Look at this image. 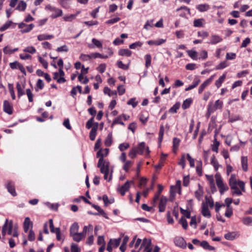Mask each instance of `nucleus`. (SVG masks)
I'll list each match as a JSON object with an SVG mask.
<instances>
[{
	"label": "nucleus",
	"instance_id": "1",
	"mask_svg": "<svg viewBox=\"0 0 252 252\" xmlns=\"http://www.w3.org/2000/svg\"><path fill=\"white\" fill-rule=\"evenodd\" d=\"M229 185L232 191L233 195L238 196L242 194V191L245 192V184L243 181L237 179L236 175L231 174L229 179Z\"/></svg>",
	"mask_w": 252,
	"mask_h": 252
},
{
	"label": "nucleus",
	"instance_id": "2",
	"mask_svg": "<svg viewBox=\"0 0 252 252\" xmlns=\"http://www.w3.org/2000/svg\"><path fill=\"white\" fill-rule=\"evenodd\" d=\"M96 157L99 158L97 163V167L100 168V172H104L105 171H109V162L104 160V155L102 154L101 150H99L97 152Z\"/></svg>",
	"mask_w": 252,
	"mask_h": 252
},
{
	"label": "nucleus",
	"instance_id": "3",
	"mask_svg": "<svg viewBox=\"0 0 252 252\" xmlns=\"http://www.w3.org/2000/svg\"><path fill=\"white\" fill-rule=\"evenodd\" d=\"M215 179L220 193L223 194L225 191L228 190V187L223 183V180L219 173L215 175Z\"/></svg>",
	"mask_w": 252,
	"mask_h": 252
},
{
	"label": "nucleus",
	"instance_id": "4",
	"mask_svg": "<svg viewBox=\"0 0 252 252\" xmlns=\"http://www.w3.org/2000/svg\"><path fill=\"white\" fill-rule=\"evenodd\" d=\"M45 9L52 12L51 17L53 19L56 18L63 15V11L61 9L53 7L51 5H46Z\"/></svg>",
	"mask_w": 252,
	"mask_h": 252
},
{
	"label": "nucleus",
	"instance_id": "5",
	"mask_svg": "<svg viewBox=\"0 0 252 252\" xmlns=\"http://www.w3.org/2000/svg\"><path fill=\"white\" fill-rule=\"evenodd\" d=\"M133 184V181H127L124 185L119 186L117 189V190L121 195L124 196L125 195L126 192L130 189L131 185Z\"/></svg>",
	"mask_w": 252,
	"mask_h": 252
},
{
	"label": "nucleus",
	"instance_id": "6",
	"mask_svg": "<svg viewBox=\"0 0 252 252\" xmlns=\"http://www.w3.org/2000/svg\"><path fill=\"white\" fill-rule=\"evenodd\" d=\"M121 240V238L110 239L107 244V251L109 252H112L113 248H116L119 246Z\"/></svg>",
	"mask_w": 252,
	"mask_h": 252
},
{
	"label": "nucleus",
	"instance_id": "7",
	"mask_svg": "<svg viewBox=\"0 0 252 252\" xmlns=\"http://www.w3.org/2000/svg\"><path fill=\"white\" fill-rule=\"evenodd\" d=\"M222 105L223 102L219 99L216 101L214 105H213L212 103H210L208 106V111L211 113L214 112L217 109H221Z\"/></svg>",
	"mask_w": 252,
	"mask_h": 252
},
{
	"label": "nucleus",
	"instance_id": "8",
	"mask_svg": "<svg viewBox=\"0 0 252 252\" xmlns=\"http://www.w3.org/2000/svg\"><path fill=\"white\" fill-rule=\"evenodd\" d=\"M34 25L33 24L27 25L24 23H20L18 24V27L21 29L20 32L22 33H27L31 31L34 28Z\"/></svg>",
	"mask_w": 252,
	"mask_h": 252
},
{
	"label": "nucleus",
	"instance_id": "9",
	"mask_svg": "<svg viewBox=\"0 0 252 252\" xmlns=\"http://www.w3.org/2000/svg\"><path fill=\"white\" fill-rule=\"evenodd\" d=\"M181 181H177L176 184L175 186H171L170 188V199L171 201H173L175 195V192L176 190H179V193H181L180 187H181Z\"/></svg>",
	"mask_w": 252,
	"mask_h": 252
},
{
	"label": "nucleus",
	"instance_id": "10",
	"mask_svg": "<svg viewBox=\"0 0 252 252\" xmlns=\"http://www.w3.org/2000/svg\"><path fill=\"white\" fill-rule=\"evenodd\" d=\"M174 243L176 246L182 248L186 249L187 247V243L183 237H177L174 239Z\"/></svg>",
	"mask_w": 252,
	"mask_h": 252
},
{
	"label": "nucleus",
	"instance_id": "11",
	"mask_svg": "<svg viewBox=\"0 0 252 252\" xmlns=\"http://www.w3.org/2000/svg\"><path fill=\"white\" fill-rule=\"evenodd\" d=\"M3 109L4 112L8 115H11L13 113V106L7 100L3 101Z\"/></svg>",
	"mask_w": 252,
	"mask_h": 252
},
{
	"label": "nucleus",
	"instance_id": "12",
	"mask_svg": "<svg viewBox=\"0 0 252 252\" xmlns=\"http://www.w3.org/2000/svg\"><path fill=\"white\" fill-rule=\"evenodd\" d=\"M10 68L12 69H19L23 74H26V70L23 65L18 62H14L9 63Z\"/></svg>",
	"mask_w": 252,
	"mask_h": 252
},
{
	"label": "nucleus",
	"instance_id": "13",
	"mask_svg": "<svg viewBox=\"0 0 252 252\" xmlns=\"http://www.w3.org/2000/svg\"><path fill=\"white\" fill-rule=\"evenodd\" d=\"M215 77V75H212L209 78L205 81L203 84L201 85L198 89V93L201 94L205 88L207 87L213 80Z\"/></svg>",
	"mask_w": 252,
	"mask_h": 252
},
{
	"label": "nucleus",
	"instance_id": "14",
	"mask_svg": "<svg viewBox=\"0 0 252 252\" xmlns=\"http://www.w3.org/2000/svg\"><path fill=\"white\" fill-rule=\"evenodd\" d=\"M167 199L165 196H161L158 205L159 211L163 212L165 210Z\"/></svg>",
	"mask_w": 252,
	"mask_h": 252
},
{
	"label": "nucleus",
	"instance_id": "15",
	"mask_svg": "<svg viewBox=\"0 0 252 252\" xmlns=\"http://www.w3.org/2000/svg\"><path fill=\"white\" fill-rule=\"evenodd\" d=\"M201 213L202 215L205 217L207 218L211 217V213L209 210L208 207H207V204H204V202L202 203Z\"/></svg>",
	"mask_w": 252,
	"mask_h": 252
},
{
	"label": "nucleus",
	"instance_id": "16",
	"mask_svg": "<svg viewBox=\"0 0 252 252\" xmlns=\"http://www.w3.org/2000/svg\"><path fill=\"white\" fill-rule=\"evenodd\" d=\"M92 206L98 211V213H92V214L94 215H101L106 219H108L106 213H105V212L102 209H101L99 206L95 204H92Z\"/></svg>",
	"mask_w": 252,
	"mask_h": 252
},
{
	"label": "nucleus",
	"instance_id": "17",
	"mask_svg": "<svg viewBox=\"0 0 252 252\" xmlns=\"http://www.w3.org/2000/svg\"><path fill=\"white\" fill-rule=\"evenodd\" d=\"M32 222L31 221L29 217H26L24 221V230L25 232L27 233L30 227H32Z\"/></svg>",
	"mask_w": 252,
	"mask_h": 252
},
{
	"label": "nucleus",
	"instance_id": "18",
	"mask_svg": "<svg viewBox=\"0 0 252 252\" xmlns=\"http://www.w3.org/2000/svg\"><path fill=\"white\" fill-rule=\"evenodd\" d=\"M6 188L8 191L13 196L17 195V193L15 189L14 184L11 182H9L6 184Z\"/></svg>",
	"mask_w": 252,
	"mask_h": 252
},
{
	"label": "nucleus",
	"instance_id": "19",
	"mask_svg": "<svg viewBox=\"0 0 252 252\" xmlns=\"http://www.w3.org/2000/svg\"><path fill=\"white\" fill-rule=\"evenodd\" d=\"M222 41V38L219 35L212 34L211 36L210 44L214 45Z\"/></svg>",
	"mask_w": 252,
	"mask_h": 252
},
{
	"label": "nucleus",
	"instance_id": "20",
	"mask_svg": "<svg viewBox=\"0 0 252 252\" xmlns=\"http://www.w3.org/2000/svg\"><path fill=\"white\" fill-rule=\"evenodd\" d=\"M19 49L15 48L12 49L11 47L9 45H7L3 48V52L6 55H11L13 53L18 51Z\"/></svg>",
	"mask_w": 252,
	"mask_h": 252
},
{
	"label": "nucleus",
	"instance_id": "21",
	"mask_svg": "<svg viewBox=\"0 0 252 252\" xmlns=\"http://www.w3.org/2000/svg\"><path fill=\"white\" fill-rule=\"evenodd\" d=\"M165 41H166L165 39H158L155 40H149L147 41V43L149 45H154L157 46V45H160L163 44L165 42Z\"/></svg>",
	"mask_w": 252,
	"mask_h": 252
},
{
	"label": "nucleus",
	"instance_id": "22",
	"mask_svg": "<svg viewBox=\"0 0 252 252\" xmlns=\"http://www.w3.org/2000/svg\"><path fill=\"white\" fill-rule=\"evenodd\" d=\"M184 10V11L180 14V16L184 18H186L187 14H190V9L186 6H181L177 9V11Z\"/></svg>",
	"mask_w": 252,
	"mask_h": 252
},
{
	"label": "nucleus",
	"instance_id": "23",
	"mask_svg": "<svg viewBox=\"0 0 252 252\" xmlns=\"http://www.w3.org/2000/svg\"><path fill=\"white\" fill-rule=\"evenodd\" d=\"M203 190L200 184H198V189L195 191V196L198 200H200L203 195Z\"/></svg>",
	"mask_w": 252,
	"mask_h": 252
},
{
	"label": "nucleus",
	"instance_id": "24",
	"mask_svg": "<svg viewBox=\"0 0 252 252\" xmlns=\"http://www.w3.org/2000/svg\"><path fill=\"white\" fill-rule=\"evenodd\" d=\"M239 235L235 232H228L224 235V238L228 240H233L238 237Z\"/></svg>",
	"mask_w": 252,
	"mask_h": 252
},
{
	"label": "nucleus",
	"instance_id": "25",
	"mask_svg": "<svg viewBox=\"0 0 252 252\" xmlns=\"http://www.w3.org/2000/svg\"><path fill=\"white\" fill-rule=\"evenodd\" d=\"M151 240L150 239L144 238L143 240L142 243L139 250L142 249V247H144V249H149V248L151 247Z\"/></svg>",
	"mask_w": 252,
	"mask_h": 252
},
{
	"label": "nucleus",
	"instance_id": "26",
	"mask_svg": "<svg viewBox=\"0 0 252 252\" xmlns=\"http://www.w3.org/2000/svg\"><path fill=\"white\" fill-rule=\"evenodd\" d=\"M200 80L199 78H194L192 84L191 85H189L188 87L186 88L185 89V91H188L191 90L195 88V87H196L198 86V85L200 83Z\"/></svg>",
	"mask_w": 252,
	"mask_h": 252
},
{
	"label": "nucleus",
	"instance_id": "27",
	"mask_svg": "<svg viewBox=\"0 0 252 252\" xmlns=\"http://www.w3.org/2000/svg\"><path fill=\"white\" fill-rule=\"evenodd\" d=\"M79 225L77 223H73L70 228V235H72L75 233H78Z\"/></svg>",
	"mask_w": 252,
	"mask_h": 252
},
{
	"label": "nucleus",
	"instance_id": "28",
	"mask_svg": "<svg viewBox=\"0 0 252 252\" xmlns=\"http://www.w3.org/2000/svg\"><path fill=\"white\" fill-rule=\"evenodd\" d=\"M205 24V20L203 18L195 19L193 21V26L195 27H202Z\"/></svg>",
	"mask_w": 252,
	"mask_h": 252
},
{
	"label": "nucleus",
	"instance_id": "29",
	"mask_svg": "<svg viewBox=\"0 0 252 252\" xmlns=\"http://www.w3.org/2000/svg\"><path fill=\"white\" fill-rule=\"evenodd\" d=\"M132 52L127 49H122L119 51V55L122 56L130 57Z\"/></svg>",
	"mask_w": 252,
	"mask_h": 252
},
{
	"label": "nucleus",
	"instance_id": "30",
	"mask_svg": "<svg viewBox=\"0 0 252 252\" xmlns=\"http://www.w3.org/2000/svg\"><path fill=\"white\" fill-rule=\"evenodd\" d=\"M59 73L60 77L57 79V82L60 84L64 83L66 81V80L63 77L64 76V72L63 71V68H59Z\"/></svg>",
	"mask_w": 252,
	"mask_h": 252
},
{
	"label": "nucleus",
	"instance_id": "31",
	"mask_svg": "<svg viewBox=\"0 0 252 252\" xmlns=\"http://www.w3.org/2000/svg\"><path fill=\"white\" fill-rule=\"evenodd\" d=\"M135 148L136 149L137 152L138 154L143 155L144 154V151L145 149V143L143 142L140 143L137 147Z\"/></svg>",
	"mask_w": 252,
	"mask_h": 252
},
{
	"label": "nucleus",
	"instance_id": "32",
	"mask_svg": "<svg viewBox=\"0 0 252 252\" xmlns=\"http://www.w3.org/2000/svg\"><path fill=\"white\" fill-rule=\"evenodd\" d=\"M241 165L243 170L244 171L248 170V158L247 157H241Z\"/></svg>",
	"mask_w": 252,
	"mask_h": 252
},
{
	"label": "nucleus",
	"instance_id": "33",
	"mask_svg": "<svg viewBox=\"0 0 252 252\" xmlns=\"http://www.w3.org/2000/svg\"><path fill=\"white\" fill-rule=\"evenodd\" d=\"M97 127H98L97 125L94 126L92 128V129L90 132L89 137H90V139L92 141H94L95 138Z\"/></svg>",
	"mask_w": 252,
	"mask_h": 252
},
{
	"label": "nucleus",
	"instance_id": "34",
	"mask_svg": "<svg viewBox=\"0 0 252 252\" xmlns=\"http://www.w3.org/2000/svg\"><path fill=\"white\" fill-rule=\"evenodd\" d=\"M112 141H113L112 133L110 132L108 134V135L105 140V142H104L105 145L107 147L110 146L112 143Z\"/></svg>",
	"mask_w": 252,
	"mask_h": 252
},
{
	"label": "nucleus",
	"instance_id": "35",
	"mask_svg": "<svg viewBox=\"0 0 252 252\" xmlns=\"http://www.w3.org/2000/svg\"><path fill=\"white\" fill-rule=\"evenodd\" d=\"M16 88L18 92V96L19 97L25 94L24 87L19 83H16Z\"/></svg>",
	"mask_w": 252,
	"mask_h": 252
},
{
	"label": "nucleus",
	"instance_id": "36",
	"mask_svg": "<svg viewBox=\"0 0 252 252\" xmlns=\"http://www.w3.org/2000/svg\"><path fill=\"white\" fill-rule=\"evenodd\" d=\"M226 78V73H223L222 76H221L218 80L216 81L215 85L216 87L219 88H220L221 84L224 82L225 79Z\"/></svg>",
	"mask_w": 252,
	"mask_h": 252
},
{
	"label": "nucleus",
	"instance_id": "37",
	"mask_svg": "<svg viewBox=\"0 0 252 252\" xmlns=\"http://www.w3.org/2000/svg\"><path fill=\"white\" fill-rule=\"evenodd\" d=\"M211 163L213 165V166H214L216 171H217L218 170L219 167L220 166V165L219 164V163L214 155H213L211 157Z\"/></svg>",
	"mask_w": 252,
	"mask_h": 252
},
{
	"label": "nucleus",
	"instance_id": "38",
	"mask_svg": "<svg viewBox=\"0 0 252 252\" xmlns=\"http://www.w3.org/2000/svg\"><path fill=\"white\" fill-rule=\"evenodd\" d=\"M74 241L79 242L81 241L83 239L85 238L84 235H83L81 233H77L72 235H71Z\"/></svg>",
	"mask_w": 252,
	"mask_h": 252
},
{
	"label": "nucleus",
	"instance_id": "39",
	"mask_svg": "<svg viewBox=\"0 0 252 252\" xmlns=\"http://www.w3.org/2000/svg\"><path fill=\"white\" fill-rule=\"evenodd\" d=\"M53 35H47L45 34H41L37 36V39L39 41L48 40L53 38Z\"/></svg>",
	"mask_w": 252,
	"mask_h": 252
},
{
	"label": "nucleus",
	"instance_id": "40",
	"mask_svg": "<svg viewBox=\"0 0 252 252\" xmlns=\"http://www.w3.org/2000/svg\"><path fill=\"white\" fill-rule=\"evenodd\" d=\"M145 60V67L148 68L151 65L152 57L150 54H146L144 56Z\"/></svg>",
	"mask_w": 252,
	"mask_h": 252
},
{
	"label": "nucleus",
	"instance_id": "41",
	"mask_svg": "<svg viewBox=\"0 0 252 252\" xmlns=\"http://www.w3.org/2000/svg\"><path fill=\"white\" fill-rule=\"evenodd\" d=\"M163 189V187L161 185H158V191L157 193L155 195L154 198H153V202L154 203H155L158 200L159 195L162 192V190Z\"/></svg>",
	"mask_w": 252,
	"mask_h": 252
},
{
	"label": "nucleus",
	"instance_id": "42",
	"mask_svg": "<svg viewBox=\"0 0 252 252\" xmlns=\"http://www.w3.org/2000/svg\"><path fill=\"white\" fill-rule=\"evenodd\" d=\"M209 5L207 4H199L196 6V8L200 12H204L209 9Z\"/></svg>",
	"mask_w": 252,
	"mask_h": 252
},
{
	"label": "nucleus",
	"instance_id": "43",
	"mask_svg": "<svg viewBox=\"0 0 252 252\" xmlns=\"http://www.w3.org/2000/svg\"><path fill=\"white\" fill-rule=\"evenodd\" d=\"M108 57L107 55H103L98 53H93L91 54V59L101 58L107 59Z\"/></svg>",
	"mask_w": 252,
	"mask_h": 252
},
{
	"label": "nucleus",
	"instance_id": "44",
	"mask_svg": "<svg viewBox=\"0 0 252 252\" xmlns=\"http://www.w3.org/2000/svg\"><path fill=\"white\" fill-rule=\"evenodd\" d=\"M229 65V63L226 61H223L220 63L216 66V70L222 69Z\"/></svg>",
	"mask_w": 252,
	"mask_h": 252
},
{
	"label": "nucleus",
	"instance_id": "45",
	"mask_svg": "<svg viewBox=\"0 0 252 252\" xmlns=\"http://www.w3.org/2000/svg\"><path fill=\"white\" fill-rule=\"evenodd\" d=\"M188 55L193 60H197V52L194 50H190L187 51Z\"/></svg>",
	"mask_w": 252,
	"mask_h": 252
},
{
	"label": "nucleus",
	"instance_id": "46",
	"mask_svg": "<svg viewBox=\"0 0 252 252\" xmlns=\"http://www.w3.org/2000/svg\"><path fill=\"white\" fill-rule=\"evenodd\" d=\"M200 245L205 249L213 250L215 249L213 247L211 246L209 244V243L206 241H203L202 242H201Z\"/></svg>",
	"mask_w": 252,
	"mask_h": 252
},
{
	"label": "nucleus",
	"instance_id": "47",
	"mask_svg": "<svg viewBox=\"0 0 252 252\" xmlns=\"http://www.w3.org/2000/svg\"><path fill=\"white\" fill-rule=\"evenodd\" d=\"M77 15V14L67 15L63 16V19L65 21L71 22L73 20L75 19Z\"/></svg>",
	"mask_w": 252,
	"mask_h": 252
},
{
	"label": "nucleus",
	"instance_id": "48",
	"mask_svg": "<svg viewBox=\"0 0 252 252\" xmlns=\"http://www.w3.org/2000/svg\"><path fill=\"white\" fill-rule=\"evenodd\" d=\"M93 229V225L91 224H89L88 226H84L83 231L81 232V233L85 237L87 231H91L92 232Z\"/></svg>",
	"mask_w": 252,
	"mask_h": 252
},
{
	"label": "nucleus",
	"instance_id": "49",
	"mask_svg": "<svg viewBox=\"0 0 252 252\" xmlns=\"http://www.w3.org/2000/svg\"><path fill=\"white\" fill-rule=\"evenodd\" d=\"M164 132V128L163 125H161L160 126V129L159 131V135H158V141L159 143H160L162 141L163 135Z\"/></svg>",
	"mask_w": 252,
	"mask_h": 252
},
{
	"label": "nucleus",
	"instance_id": "50",
	"mask_svg": "<svg viewBox=\"0 0 252 252\" xmlns=\"http://www.w3.org/2000/svg\"><path fill=\"white\" fill-rule=\"evenodd\" d=\"M207 181L209 182L211 189L215 188L214 180L213 175H206Z\"/></svg>",
	"mask_w": 252,
	"mask_h": 252
},
{
	"label": "nucleus",
	"instance_id": "51",
	"mask_svg": "<svg viewBox=\"0 0 252 252\" xmlns=\"http://www.w3.org/2000/svg\"><path fill=\"white\" fill-rule=\"evenodd\" d=\"M192 102V99L190 98L186 99L184 101L183 103L182 104V108L184 109H186L188 108L191 103Z\"/></svg>",
	"mask_w": 252,
	"mask_h": 252
},
{
	"label": "nucleus",
	"instance_id": "52",
	"mask_svg": "<svg viewBox=\"0 0 252 252\" xmlns=\"http://www.w3.org/2000/svg\"><path fill=\"white\" fill-rule=\"evenodd\" d=\"M27 4L24 1H21L16 7V9L19 11H24L26 8Z\"/></svg>",
	"mask_w": 252,
	"mask_h": 252
},
{
	"label": "nucleus",
	"instance_id": "53",
	"mask_svg": "<svg viewBox=\"0 0 252 252\" xmlns=\"http://www.w3.org/2000/svg\"><path fill=\"white\" fill-rule=\"evenodd\" d=\"M205 202H204V204H207V207H208V206H209L211 208H213L214 205V201L212 199V197H208L207 196H206L205 197Z\"/></svg>",
	"mask_w": 252,
	"mask_h": 252
},
{
	"label": "nucleus",
	"instance_id": "54",
	"mask_svg": "<svg viewBox=\"0 0 252 252\" xmlns=\"http://www.w3.org/2000/svg\"><path fill=\"white\" fill-rule=\"evenodd\" d=\"M153 20H148L144 26V28L146 30H149L153 27Z\"/></svg>",
	"mask_w": 252,
	"mask_h": 252
},
{
	"label": "nucleus",
	"instance_id": "55",
	"mask_svg": "<svg viewBox=\"0 0 252 252\" xmlns=\"http://www.w3.org/2000/svg\"><path fill=\"white\" fill-rule=\"evenodd\" d=\"M242 222L245 225H252V218L250 217L244 218L242 219Z\"/></svg>",
	"mask_w": 252,
	"mask_h": 252
},
{
	"label": "nucleus",
	"instance_id": "56",
	"mask_svg": "<svg viewBox=\"0 0 252 252\" xmlns=\"http://www.w3.org/2000/svg\"><path fill=\"white\" fill-rule=\"evenodd\" d=\"M110 170L109 171H105L104 172H101L102 174H104V179L105 180H107V181H110L112 179V170H111V172L110 174L109 177H108V175L109 174Z\"/></svg>",
	"mask_w": 252,
	"mask_h": 252
},
{
	"label": "nucleus",
	"instance_id": "57",
	"mask_svg": "<svg viewBox=\"0 0 252 252\" xmlns=\"http://www.w3.org/2000/svg\"><path fill=\"white\" fill-rule=\"evenodd\" d=\"M180 104L179 102L176 103L169 110V112L175 113L177 112V110L179 108Z\"/></svg>",
	"mask_w": 252,
	"mask_h": 252
},
{
	"label": "nucleus",
	"instance_id": "58",
	"mask_svg": "<svg viewBox=\"0 0 252 252\" xmlns=\"http://www.w3.org/2000/svg\"><path fill=\"white\" fill-rule=\"evenodd\" d=\"M125 162V164H124V165L123 166V169L125 171L128 172L129 168L130 167V166L133 164V162L130 161V160H127V161H126Z\"/></svg>",
	"mask_w": 252,
	"mask_h": 252
},
{
	"label": "nucleus",
	"instance_id": "59",
	"mask_svg": "<svg viewBox=\"0 0 252 252\" xmlns=\"http://www.w3.org/2000/svg\"><path fill=\"white\" fill-rule=\"evenodd\" d=\"M12 24V22L11 21H8L6 22L0 28V31L1 32L7 30Z\"/></svg>",
	"mask_w": 252,
	"mask_h": 252
},
{
	"label": "nucleus",
	"instance_id": "60",
	"mask_svg": "<svg viewBox=\"0 0 252 252\" xmlns=\"http://www.w3.org/2000/svg\"><path fill=\"white\" fill-rule=\"evenodd\" d=\"M24 52L31 54H34L36 52L35 48L33 46H28L23 50Z\"/></svg>",
	"mask_w": 252,
	"mask_h": 252
},
{
	"label": "nucleus",
	"instance_id": "61",
	"mask_svg": "<svg viewBox=\"0 0 252 252\" xmlns=\"http://www.w3.org/2000/svg\"><path fill=\"white\" fill-rule=\"evenodd\" d=\"M197 36L202 38H205L209 36V33L204 31H199L197 32Z\"/></svg>",
	"mask_w": 252,
	"mask_h": 252
},
{
	"label": "nucleus",
	"instance_id": "62",
	"mask_svg": "<svg viewBox=\"0 0 252 252\" xmlns=\"http://www.w3.org/2000/svg\"><path fill=\"white\" fill-rule=\"evenodd\" d=\"M129 147V144L128 143H121L119 146V149L121 151H124V150L128 149Z\"/></svg>",
	"mask_w": 252,
	"mask_h": 252
},
{
	"label": "nucleus",
	"instance_id": "63",
	"mask_svg": "<svg viewBox=\"0 0 252 252\" xmlns=\"http://www.w3.org/2000/svg\"><path fill=\"white\" fill-rule=\"evenodd\" d=\"M92 41L94 45L97 48H101L102 47V43L101 41L96 38H93Z\"/></svg>",
	"mask_w": 252,
	"mask_h": 252
},
{
	"label": "nucleus",
	"instance_id": "64",
	"mask_svg": "<svg viewBox=\"0 0 252 252\" xmlns=\"http://www.w3.org/2000/svg\"><path fill=\"white\" fill-rule=\"evenodd\" d=\"M137 154L136 149L133 148L129 151L128 156L131 158H134L136 157Z\"/></svg>",
	"mask_w": 252,
	"mask_h": 252
}]
</instances>
